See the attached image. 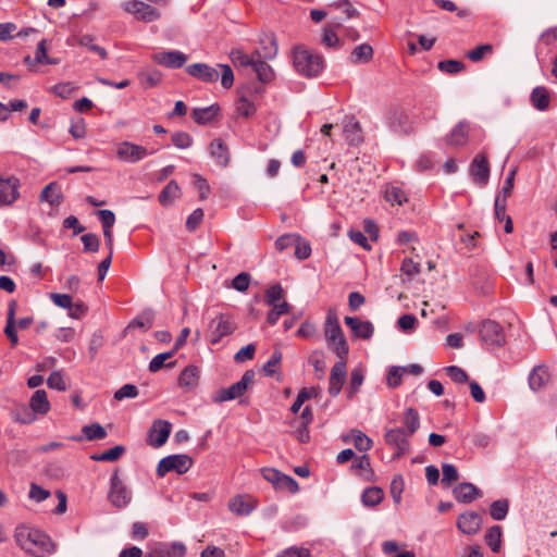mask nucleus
I'll return each instance as SVG.
<instances>
[{
	"label": "nucleus",
	"mask_w": 557,
	"mask_h": 557,
	"mask_svg": "<svg viewBox=\"0 0 557 557\" xmlns=\"http://www.w3.org/2000/svg\"><path fill=\"white\" fill-rule=\"evenodd\" d=\"M228 508L238 516H248L256 508V502L250 496L238 495L230 500Z\"/></svg>",
	"instance_id": "nucleus-24"
},
{
	"label": "nucleus",
	"mask_w": 557,
	"mask_h": 557,
	"mask_svg": "<svg viewBox=\"0 0 557 557\" xmlns=\"http://www.w3.org/2000/svg\"><path fill=\"white\" fill-rule=\"evenodd\" d=\"M173 145L180 149H187L193 145V137L186 132H175L171 136Z\"/></svg>",
	"instance_id": "nucleus-56"
},
{
	"label": "nucleus",
	"mask_w": 557,
	"mask_h": 557,
	"mask_svg": "<svg viewBox=\"0 0 557 557\" xmlns=\"http://www.w3.org/2000/svg\"><path fill=\"white\" fill-rule=\"evenodd\" d=\"M383 490L376 486H372L363 491L361 495V502L367 507H374L383 500Z\"/></svg>",
	"instance_id": "nucleus-40"
},
{
	"label": "nucleus",
	"mask_w": 557,
	"mask_h": 557,
	"mask_svg": "<svg viewBox=\"0 0 557 557\" xmlns=\"http://www.w3.org/2000/svg\"><path fill=\"white\" fill-rule=\"evenodd\" d=\"M277 557H311V553L304 547H289L278 554Z\"/></svg>",
	"instance_id": "nucleus-64"
},
{
	"label": "nucleus",
	"mask_w": 557,
	"mask_h": 557,
	"mask_svg": "<svg viewBox=\"0 0 557 557\" xmlns=\"http://www.w3.org/2000/svg\"><path fill=\"white\" fill-rule=\"evenodd\" d=\"M472 181L479 186H485L490 178V163L485 153H478L470 164Z\"/></svg>",
	"instance_id": "nucleus-12"
},
{
	"label": "nucleus",
	"mask_w": 557,
	"mask_h": 557,
	"mask_svg": "<svg viewBox=\"0 0 557 557\" xmlns=\"http://www.w3.org/2000/svg\"><path fill=\"white\" fill-rule=\"evenodd\" d=\"M345 323L357 337L369 339L373 335L374 327L369 321H361L356 317H346Z\"/></svg>",
	"instance_id": "nucleus-22"
},
{
	"label": "nucleus",
	"mask_w": 557,
	"mask_h": 557,
	"mask_svg": "<svg viewBox=\"0 0 557 557\" xmlns=\"http://www.w3.org/2000/svg\"><path fill=\"white\" fill-rule=\"evenodd\" d=\"M350 438L359 451H368L372 447V440L359 430L351 431Z\"/></svg>",
	"instance_id": "nucleus-46"
},
{
	"label": "nucleus",
	"mask_w": 557,
	"mask_h": 557,
	"mask_svg": "<svg viewBox=\"0 0 557 557\" xmlns=\"http://www.w3.org/2000/svg\"><path fill=\"white\" fill-rule=\"evenodd\" d=\"M549 381L548 369L544 366L535 367L529 375V385L533 391H540Z\"/></svg>",
	"instance_id": "nucleus-29"
},
{
	"label": "nucleus",
	"mask_w": 557,
	"mask_h": 557,
	"mask_svg": "<svg viewBox=\"0 0 557 557\" xmlns=\"http://www.w3.org/2000/svg\"><path fill=\"white\" fill-rule=\"evenodd\" d=\"M152 60L164 67L181 69L187 62L188 57L181 51L170 50L156 52Z\"/></svg>",
	"instance_id": "nucleus-15"
},
{
	"label": "nucleus",
	"mask_w": 557,
	"mask_h": 557,
	"mask_svg": "<svg viewBox=\"0 0 557 557\" xmlns=\"http://www.w3.org/2000/svg\"><path fill=\"white\" fill-rule=\"evenodd\" d=\"M236 330L234 319L230 314H220L211 320L209 324L210 343L215 345L224 336L231 335Z\"/></svg>",
	"instance_id": "nucleus-9"
},
{
	"label": "nucleus",
	"mask_w": 557,
	"mask_h": 557,
	"mask_svg": "<svg viewBox=\"0 0 557 557\" xmlns=\"http://www.w3.org/2000/svg\"><path fill=\"white\" fill-rule=\"evenodd\" d=\"M324 336L327 345L333 348L335 355L339 359H346L349 347L339 325L336 310L333 308L329 309L326 314Z\"/></svg>",
	"instance_id": "nucleus-2"
},
{
	"label": "nucleus",
	"mask_w": 557,
	"mask_h": 557,
	"mask_svg": "<svg viewBox=\"0 0 557 557\" xmlns=\"http://www.w3.org/2000/svg\"><path fill=\"white\" fill-rule=\"evenodd\" d=\"M373 57V49L368 44H361L354 48L351 52V62L352 63H367Z\"/></svg>",
	"instance_id": "nucleus-43"
},
{
	"label": "nucleus",
	"mask_w": 557,
	"mask_h": 557,
	"mask_svg": "<svg viewBox=\"0 0 557 557\" xmlns=\"http://www.w3.org/2000/svg\"><path fill=\"white\" fill-rule=\"evenodd\" d=\"M21 181L15 175H0V207L13 205L21 196Z\"/></svg>",
	"instance_id": "nucleus-10"
},
{
	"label": "nucleus",
	"mask_w": 557,
	"mask_h": 557,
	"mask_svg": "<svg viewBox=\"0 0 557 557\" xmlns=\"http://www.w3.org/2000/svg\"><path fill=\"white\" fill-rule=\"evenodd\" d=\"M253 380L255 372L252 370H247L238 382L227 388L218 391L213 398L214 401L224 403L243 396L248 387L253 383Z\"/></svg>",
	"instance_id": "nucleus-5"
},
{
	"label": "nucleus",
	"mask_w": 557,
	"mask_h": 557,
	"mask_svg": "<svg viewBox=\"0 0 557 557\" xmlns=\"http://www.w3.org/2000/svg\"><path fill=\"white\" fill-rule=\"evenodd\" d=\"M154 152L156 150H149L132 141L125 140L116 145V157L123 162L137 163Z\"/></svg>",
	"instance_id": "nucleus-8"
},
{
	"label": "nucleus",
	"mask_w": 557,
	"mask_h": 557,
	"mask_svg": "<svg viewBox=\"0 0 557 557\" xmlns=\"http://www.w3.org/2000/svg\"><path fill=\"white\" fill-rule=\"evenodd\" d=\"M256 97L250 92H242L236 102V112L246 119L251 117L257 111Z\"/></svg>",
	"instance_id": "nucleus-25"
},
{
	"label": "nucleus",
	"mask_w": 557,
	"mask_h": 557,
	"mask_svg": "<svg viewBox=\"0 0 557 557\" xmlns=\"http://www.w3.org/2000/svg\"><path fill=\"white\" fill-rule=\"evenodd\" d=\"M532 104L540 111L547 110L549 107V92L547 88L539 86L531 94Z\"/></svg>",
	"instance_id": "nucleus-36"
},
{
	"label": "nucleus",
	"mask_w": 557,
	"mask_h": 557,
	"mask_svg": "<svg viewBox=\"0 0 557 557\" xmlns=\"http://www.w3.org/2000/svg\"><path fill=\"white\" fill-rule=\"evenodd\" d=\"M210 156L220 166H227L230 163V151L226 144L221 138H215L209 146Z\"/></svg>",
	"instance_id": "nucleus-23"
},
{
	"label": "nucleus",
	"mask_w": 557,
	"mask_h": 557,
	"mask_svg": "<svg viewBox=\"0 0 557 557\" xmlns=\"http://www.w3.org/2000/svg\"><path fill=\"white\" fill-rule=\"evenodd\" d=\"M125 12L134 15L138 21L151 23L160 18L161 13L152 5L140 0H127L122 3Z\"/></svg>",
	"instance_id": "nucleus-7"
},
{
	"label": "nucleus",
	"mask_w": 557,
	"mask_h": 557,
	"mask_svg": "<svg viewBox=\"0 0 557 557\" xmlns=\"http://www.w3.org/2000/svg\"><path fill=\"white\" fill-rule=\"evenodd\" d=\"M40 201L48 202L51 207H58L62 200V194L57 183L48 184L41 191Z\"/></svg>",
	"instance_id": "nucleus-32"
},
{
	"label": "nucleus",
	"mask_w": 557,
	"mask_h": 557,
	"mask_svg": "<svg viewBox=\"0 0 557 557\" xmlns=\"http://www.w3.org/2000/svg\"><path fill=\"white\" fill-rule=\"evenodd\" d=\"M256 58L273 60L277 54L276 39L273 35H264L260 38V46L253 51Z\"/></svg>",
	"instance_id": "nucleus-21"
},
{
	"label": "nucleus",
	"mask_w": 557,
	"mask_h": 557,
	"mask_svg": "<svg viewBox=\"0 0 557 557\" xmlns=\"http://www.w3.org/2000/svg\"><path fill=\"white\" fill-rule=\"evenodd\" d=\"M199 371L195 366L186 367L178 376L181 387L193 388L198 384Z\"/></svg>",
	"instance_id": "nucleus-35"
},
{
	"label": "nucleus",
	"mask_w": 557,
	"mask_h": 557,
	"mask_svg": "<svg viewBox=\"0 0 557 557\" xmlns=\"http://www.w3.org/2000/svg\"><path fill=\"white\" fill-rule=\"evenodd\" d=\"M494 48L490 44L478 46L476 48L467 52V57L472 62H480L486 54H491Z\"/></svg>",
	"instance_id": "nucleus-55"
},
{
	"label": "nucleus",
	"mask_w": 557,
	"mask_h": 557,
	"mask_svg": "<svg viewBox=\"0 0 557 557\" xmlns=\"http://www.w3.org/2000/svg\"><path fill=\"white\" fill-rule=\"evenodd\" d=\"M75 42L79 46L88 48L90 51L97 53L102 60L108 58V52L103 47L95 44V38L91 35H82L74 38Z\"/></svg>",
	"instance_id": "nucleus-41"
},
{
	"label": "nucleus",
	"mask_w": 557,
	"mask_h": 557,
	"mask_svg": "<svg viewBox=\"0 0 557 557\" xmlns=\"http://www.w3.org/2000/svg\"><path fill=\"white\" fill-rule=\"evenodd\" d=\"M485 542L494 553H498L502 546V528L493 525L485 534Z\"/></svg>",
	"instance_id": "nucleus-44"
},
{
	"label": "nucleus",
	"mask_w": 557,
	"mask_h": 557,
	"mask_svg": "<svg viewBox=\"0 0 557 557\" xmlns=\"http://www.w3.org/2000/svg\"><path fill=\"white\" fill-rule=\"evenodd\" d=\"M12 418L16 422L29 424L36 420V413L30 407L22 404L15 406V408L12 410Z\"/></svg>",
	"instance_id": "nucleus-39"
},
{
	"label": "nucleus",
	"mask_w": 557,
	"mask_h": 557,
	"mask_svg": "<svg viewBox=\"0 0 557 557\" xmlns=\"http://www.w3.org/2000/svg\"><path fill=\"white\" fill-rule=\"evenodd\" d=\"M271 310L267 314V322L270 325H274L281 315L287 314L290 311V306L287 301L282 300L280 304L269 305Z\"/></svg>",
	"instance_id": "nucleus-42"
},
{
	"label": "nucleus",
	"mask_w": 557,
	"mask_h": 557,
	"mask_svg": "<svg viewBox=\"0 0 557 557\" xmlns=\"http://www.w3.org/2000/svg\"><path fill=\"white\" fill-rule=\"evenodd\" d=\"M84 250L89 252H97L99 250L100 240L99 237L94 233L84 234L81 237Z\"/></svg>",
	"instance_id": "nucleus-61"
},
{
	"label": "nucleus",
	"mask_w": 557,
	"mask_h": 557,
	"mask_svg": "<svg viewBox=\"0 0 557 557\" xmlns=\"http://www.w3.org/2000/svg\"><path fill=\"white\" fill-rule=\"evenodd\" d=\"M363 373L361 369H354L350 373L349 386L347 388V395L352 398L359 391L363 383Z\"/></svg>",
	"instance_id": "nucleus-49"
},
{
	"label": "nucleus",
	"mask_w": 557,
	"mask_h": 557,
	"mask_svg": "<svg viewBox=\"0 0 557 557\" xmlns=\"http://www.w3.org/2000/svg\"><path fill=\"white\" fill-rule=\"evenodd\" d=\"M385 199L392 205L401 206L407 201L404 190L396 186H388L385 190Z\"/></svg>",
	"instance_id": "nucleus-51"
},
{
	"label": "nucleus",
	"mask_w": 557,
	"mask_h": 557,
	"mask_svg": "<svg viewBox=\"0 0 557 557\" xmlns=\"http://www.w3.org/2000/svg\"><path fill=\"white\" fill-rule=\"evenodd\" d=\"M15 301H11L9 305L8 310V318H7V325L4 329V333L7 337L9 338L12 346H15L18 343V337L16 333V326H15Z\"/></svg>",
	"instance_id": "nucleus-34"
},
{
	"label": "nucleus",
	"mask_w": 557,
	"mask_h": 557,
	"mask_svg": "<svg viewBox=\"0 0 557 557\" xmlns=\"http://www.w3.org/2000/svg\"><path fill=\"white\" fill-rule=\"evenodd\" d=\"M438 69L448 74H456L465 69V64L458 60H444L438 63Z\"/></svg>",
	"instance_id": "nucleus-60"
},
{
	"label": "nucleus",
	"mask_w": 557,
	"mask_h": 557,
	"mask_svg": "<svg viewBox=\"0 0 557 557\" xmlns=\"http://www.w3.org/2000/svg\"><path fill=\"white\" fill-rule=\"evenodd\" d=\"M469 123L459 122L447 136L446 141L450 146H463L468 141Z\"/></svg>",
	"instance_id": "nucleus-26"
},
{
	"label": "nucleus",
	"mask_w": 557,
	"mask_h": 557,
	"mask_svg": "<svg viewBox=\"0 0 557 557\" xmlns=\"http://www.w3.org/2000/svg\"><path fill=\"white\" fill-rule=\"evenodd\" d=\"M407 373L405 367H392L387 374V384L391 387H397L401 383L403 375Z\"/></svg>",
	"instance_id": "nucleus-59"
},
{
	"label": "nucleus",
	"mask_w": 557,
	"mask_h": 557,
	"mask_svg": "<svg viewBox=\"0 0 557 557\" xmlns=\"http://www.w3.org/2000/svg\"><path fill=\"white\" fill-rule=\"evenodd\" d=\"M132 499L131 491L125 486V484L120 479L117 471L113 473L111 476V484L109 491V500L116 508L126 507Z\"/></svg>",
	"instance_id": "nucleus-11"
},
{
	"label": "nucleus",
	"mask_w": 557,
	"mask_h": 557,
	"mask_svg": "<svg viewBox=\"0 0 557 557\" xmlns=\"http://www.w3.org/2000/svg\"><path fill=\"white\" fill-rule=\"evenodd\" d=\"M58 59H52L48 55V46L47 40L41 39L36 48L35 57L32 58L30 55H26L24 58V64L30 70L36 71V66L38 64L41 65H51V64H58Z\"/></svg>",
	"instance_id": "nucleus-16"
},
{
	"label": "nucleus",
	"mask_w": 557,
	"mask_h": 557,
	"mask_svg": "<svg viewBox=\"0 0 557 557\" xmlns=\"http://www.w3.org/2000/svg\"><path fill=\"white\" fill-rule=\"evenodd\" d=\"M267 61L268 60L256 58L251 66L258 79L262 83H270L275 76L273 69Z\"/></svg>",
	"instance_id": "nucleus-31"
},
{
	"label": "nucleus",
	"mask_w": 557,
	"mask_h": 557,
	"mask_svg": "<svg viewBox=\"0 0 557 557\" xmlns=\"http://www.w3.org/2000/svg\"><path fill=\"white\" fill-rule=\"evenodd\" d=\"M14 537L23 550L35 557H45L54 549L51 539L38 529L20 525L15 529Z\"/></svg>",
	"instance_id": "nucleus-1"
},
{
	"label": "nucleus",
	"mask_w": 557,
	"mask_h": 557,
	"mask_svg": "<svg viewBox=\"0 0 557 557\" xmlns=\"http://www.w3.org/2000/svg\"><path fill=\"white\" fill-rule=\"evenodd\" d=\"M480 341L487 348L500 347L505 344V334L500 324L486 320L479 330Z\"/></svg>",
	"instance_id": "nucleus-6"
},
{
	"label": "nucleus",
	"mask_w": 557,
	"mask_h": 557,
	"mask_svg": "<svg viewBox=\"0 0 557 557\" xmlns=\"http://www.w3.org/2000/svg\"><path fill=\"white\" fill-rule=\"evenodd\" d=\"M172 425L166 420H156L149 429L147 443L151 447L159 448L163 446L170 434Z\"/></svg>",
	"instance_id": "nucleus-13"
},
{
	"label": "nucleus",
	"mask_w": 557,
	"mask_h": 557,
	"mask_svg": "<svg viewBox=\"0 0 557 557\" xmlns=\"http://www.w3.org/2000/svg\"><path fill=\"white\" fill-rule=\"evenodd\" d=\"M346 359H339L337 361L330 374V381H329V394L333 397L337 396L343 387V384L346 379L347 374V367H346Z\"/></svg>",
	"instance_id": "nucleus-17"
},
{
	"label": "nucleus",
	"mask_w": 557,
	"mask_h": 557,
	"mask_svg": "<svg viewBox=\"0 0 557 557\" xmlns=\"http://www.w3.org/2000/svg\"><path fill=\"white\" fill-rule=\"evenodd\" d=\"M403 423L407 428L406 432L409 435H412L419 429L420 425V418L418 411L413 408H408L404 414Z\"/></svg>",
	"instance_id": "nucleus-45"
},
{
	"label": "nucleus",
	"mask_w": 557,
	"mask_h": 557,
	"mask_svg": "<svg viewBox=\"0 0 557 557\" xmlns=\"http://www.w3.org/2000/svg\"><path fill=\"white\" fill-rule=\"evenodd\" d=\"M83 433L89 441L102 440L107 436L106 430L98 423L85 425L83 428Z\"/></svg>",
	"instance_id": "nucleus-52"
},
{
	"label": "nucleus",
	"mask_w": 557,
	"mask_h": 557,
	"mask_svg": "<svg viewBox=\"0 0 557 557\" xmlns=\"http://www.w3.org/2000/svg\"><path fill=\"white\" fill-rule=\"evenodd\" d=\"M410 436L406 430L400 428L388 430L385 433V442L397 450L395 458H399L409 451L408 440Z\"/></svg>",
	"instance_id": "nucleus-14"
},
{
	"label": "nucleus",
	"mask_w": 557,
	"mask_h": 557,
	"mask_svg": "<svg viewBox=\"0 0 557 557\" xmlns=\"http://www.w3.org/2000/svg\"><path fill=\"white\" fill-rule=\"evenodd\" d=\"M186 72L190 76L198 78L205 83H214L219 79L220 76V72L216 69L206 63H195L188 65L186 67Z\"/></svg>",
	"instance_id": "nucleus-18"
},
{
	"label": "nucleus",
	"mask_w": 557,
	"mask_h": 557,
	"mask_svg": "<svg viewBox=\"0 0 557 557\" xmlns=\"http://www.w3.org/2000/svg\"><path fill=\"white\" fill-rule=\"evenodd\" d=\"M295 257L299 260H306L311 255V246L308 242L302 240L299 235H297V240H295Z\"/></svg>",
	"instance_id": "nucleus-58"
},
{
	"label": "nucleus",
	"mask_w": 557,
	"mask_h": 557,
	"mask_svg": "<svg viewBox=\"0 0 557 557\" xmlns=\"http://www.w3.org/2000/svg\"><path fill=\"white\" fill-rule=\"evenodd\" d=\"M343 134L350 146H357L363 140L361 125L354 116L346 117L344 121Z\"/></svg>",
	"instance_id": "nucleus-20"
},
{
	"label": "nucleus",
	"mask_w": 557,
	"mask_h": 557,
	"mask_svg": "<svg viewBox=\"0 0 557 557\" xmlns=\"http://www.w3.org/2000/svg\"><path fill=\"white\" fill-rule=\"evenodd\" d=\"M482 524V518L474 511L461 513L457 520L458 529L465 534H475Z\"/></svg>",
	"instance_id": "nucleus-19"
},
{
	"label": "nucleus",
	"mask_w": 557,
	"mask_h": 557,
	"mask_svg": "<svg viewBox=\"0 0 557 557\" xmlns=\"http://www.w3.org/2000/svg\"><path fill=\"white\" fill-rule=\"evenodd\" d=\"M443 479L442 483L446 485H450L453 482H456L459 478L457 468L450 463H444L442 467Z\"/></svg>",
	"instance_id": "nucleus-62"
},
{
	"label": "nucleus",
	"mask_w": 557,
	"mask_h": 557,
	"mask_svg": "<svg viewBox=\"0 0 557 557\" xmlns=\"http://www.w3.org/2000/svg\"><path fill=\"white\" fill-rule=\"evenodd\" d=\"M193 465L194 460L188 455L181 454L166 456L159 461L157 466V474L161 478L171 471L184 474L193 467Z\"/></svg>",
	"instance_id": "nucleus-4"
},
{
	"label": "nucleus",
	"mask_w": 557,
	"mask_h": 557,
	"mask_svg": "<svg viewBox=\"0 0 557 557\" xmlns=\"http://www.w3.org/2000/svg\"><path fill=\"white\" fill-rule=\"evenodd\" d=\"M389 124L395 131H405V124L408 121V116L401 110H393L389 114Z\"/></svg>",
	"instance_id": "nucleus-53"
},
{
	"label": "nucleus",
	"mask_w": 557,
	"mask_h": 557,
	"mask_svg": "<svg viewBox=\"0 0 557 557\" xmlns=\"http://www.w3.org/2000/svg\"><path fill=\"white\" fill-rule=\"evenodd\" d=\"M125 451V448L124 446L122 445H116L101 454H98V455H94L91 456V459L92 460H96V461H115L117 460Z\"/></svg>",
	"instance_id": "nucleus-47"
},
{
	"label": "nucleus",
	"mask_w": 557,
	"mask_h": 557,
	"mask_svg": "<svg viewBox=\"0 0 557 557\" xmlns=\"http://www.w3.org/2000/svg\"><path fill=\"white\" fill-rule=\"evenodd\" d=\"M173 355H174V351L172 350L169 352L159 354L156 357H153L149 363V371L152 373L158 372L160 369L165 367V361L168 359L172 358ZM166 367H172V363H168Z\"/></svg>",
	"instance_id": "nucleus-54"
},
{
	"label": "nucleus",
	"mask_w": 557,
	"mask_h": 557,
	"mask_svg": "<svg viewBox=\"0 0 557 557\" xmlns=\"http://www.w3.org/2000/svg\"><path fill=\"white\" fill-rule=\"evenodd\" d=\"M445 371L454 382L466 383L469 380L467 372L457 366H449Z\"/></svg>",
	"instance_id": "nucleus-63"
},
{
	"label": "nucleus",
	"mask_w": 557,
	"mask_h": 557,
	"mask_svg": "<svg viewBox=\"0 0 557 557\" xmlns=\"http://www.w3.org/2000/svg\"><path fill=\"white\" fill-rule=\"evenodd\" d=\"M342 25L341 18H334L323 28L322 44L326 47H335L339 39L336 29Z\"/></svg>",
	"instance_id": "nucleus-33"
},
{
	"label": "nucleus",
	"mask_w": 557,
	"mask_h": 557,
	"mask_svg": "<svg viewBox=\"0 0 557 557\" xmlns=\"http://www.w3.org/2000/svg\"><path fill=\"white\" fill-rule=\"evenodd\" d=\"M284 290L280 284L272 285L265 290V304L275 305L280 304L283 299Z\"/></svg>",
	"instance_id": "nucleus-57"
},
{
	"label": "nucleus",
	"mask_w": 557,
	"mask_h": 557,
	"mask_svg": "<svg viewBox=\"0 0 557 557\" xmlns=\"http://www.w3.org/2000/svg\"><path fill=\"white\" fill-rule=\"evenodd\" d=\"M29 407L36 414H46L50 410L46 391L37 389L30 397Z\"/></svg>",
	"instance_id": "nucleus-30"
},
{
	"label": "nucleus",
	"mask_w": 557,
	"mask_h": 557,
	"mask_svg": "<svg viewBox=\"0 0 557 557\" xmlns=\"http://www.w3.org/2000/svg\"><path fill=\"white\" fill-rule=\"evenodd\" d=\"M181 189L175 181H170L159 195V201L162 206L171 205L178 198Z\"/></svg>",
	"instance_id": "nucleus-37"
},
{
	"label": "nucleus",
	"mask_w": 557,
	"mask_h": 557,
	"mask_svg": "<svg viewBox=\"0 0 557 557\" xmlns=\"http://www.w3.org/2000/svg\"><path fill=\"white\" fill-rule=\"evenodd\" d=\"M455 498L460 503H471L479 495L480 491L476 488L472 483H460L458 484L454 491Z\"/></svg>",
	"instance_id": "nucleus-27"
},
{
	"label": "nucleus",
	"mask_w": 557,
	"mask_h": 557,
	"mask_svg": "<svg viewBox=\"0 0 557 557\" xmlns=\"http://www.w3.org/2000/svg\"><path fill=\"white\" fill-rule=\"evenodd\" d=\"M153 313L146 311L136 317L127 326V329H143L144 331L149 330L152 326Z\"/></svg>",
	"instance_id": "nucleus-48"
},
{
	"label": "nucleus",
	"mask_w": 557,
	"mask_h": 557,
	"mask_svg": "<svg viewBox=\"0 0 557 557\" xmlns=\"http://www.w3.org/2000/svg\"><path fill=\"white\" fill-rule=\"evenodd\" d=\"M293 60L296 71L306 77L318 76L324 67L323 57L302 46L295 48Z\"/></svg>",
	"instance_id": "nucleus-3"
},
{
	"label": "nucleus",
	"mask_w": 557,
	"mask_h": 557,
	"mask_svg": "<svg viewBox=\"0 0 557 557\" xmlns=\"http://www.w3.org/2000/svg\"><path fill=\"white\" fill-rule=\"evenodd\" d=\"M230 59L235 67H248L252 66L256 55L255 52L248 54L243 49H233Z\"/></svg>",
	"instance_id": "nucleus-38"
},
{
	"label": "nucleus",
	"mask_w": 557,
	"mask_h": 557,
	"mask_svg": "<svg viewBox=\"0 0 557 557\" xmlns=\"http://www.w3.org/2000/svg\"><path fill=\"white\" fill-rule=\"evenodd\" d=\"M509 504L506 499H499L492 503L490 507L491 517L494 520H504L508 513Z\"/></svg>",
	"instance_id": "nucleus-50"
},
{
	"label": "nucleus",
	"mask_w": 557,
	"mask_h": 557,
	"mask_svg": "<svg viewBox=\"0 0 557 557\" xmlns=\"http://www.w3.org/2000/svg\"><path fill=\"white\" fill-rule=\"evenodd\" d=\"M220 107L218 104H212L206 108H196L191 112V116L194 121L199 125H206L214 121L216 115L219 114Z\"/></svg>",
	"instance_id": "nucleus-28"
}]
</instances>
